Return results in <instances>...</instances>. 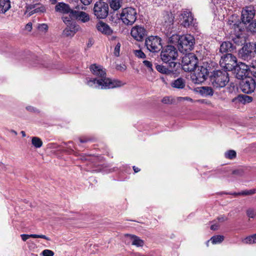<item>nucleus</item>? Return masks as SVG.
Segmentation results:
<instances>
[{
    "label": "nucleus",
    "instance_id": "f257e3e1",
    "mask_svg": "<svg viewBox=\"0 0 256 256\" xmlns=\"http://www.w3.org/2000/svg\"><path fill=\"white\" fill-rule=\"evenodd\" d=\"M92 72L99 78L87 79L86 84L98 89H110L121 86L122 82L106 78V70L101 66L92 64L90 66Z\"/></svg>",
    "mask_w": 256,
    "mask_h": 256
},
{
    "label": "nucleus",
    "instance_id": "f03ea898",
    "mask_svg": "<svg viewBox=\"0 0 256 256\" xmlns=\"http://www.w3.org/2000/svg\"><path fill=\"white\" fill-rule=\"evenodd\" d=\"M170 42L172 44H176L180 52L188 54L194 48L195 39L191 34L182 36L174 34L170 38Z\"/></svg>",
    "mask_w": 256,
    "mask_h": 256
},
{
    "label": "nucleus",
    "instance_id": "7ed1b4c3",
    "mask_svg": "<svg viewBox=\"0 0 256 256\" xmlns=\"http://www.w3.org/2000/svg\"><path fill=\"white\" fill-rule=\"evenodd\" d=\"M178 56L176 49L172 46H167L162 48L160 52L161 59L165 63H168L170 68L174 69L180 66L179 63L174 62Z\"/></svg>",
    "mask_w": 256,
    "mask_h": 256
},
{
    "label": "nucleus",
    "instance_id": "20e7f679",
    "mask_svg": "<svg viewBox=\"0 0 256 256\" xmlns=\"http://www.w3.org/2000/svg\"><path fill=\"white\" fill-rule=\"evenodd\" d=\"M228 81V74L226 70L214 71L210 76V82L215 88L224 87Z\"/></svg>",
    "mask_w": 256,
    "mask_h": 256
},
{
    "label": "nucleus",
    "instance_id": "39448f33",
    "mask_svg": "<svg viewBox=\"0 0 256 256\" xmlns=\"http://www.w3.org/2000/svg\"><path fill=\"white\" fill-rule=\"evenodd\" d=\"M120 16V19L124 24L131 26L136 22L138 13L136 8L132 7H126L122 9Z\"/></svg>",
    "mask_w": 256,
    "mask_h": 256
},
{
    "label": "nucleus",
    "instance_id": "423d86ee",
    "mask_svg": "<svg viewBox=\"0 0 256 256\" xmlns=\"http://www.w3.org/2000/svg\"><path fill=\"white\" fill-rule=\"evenodd\" d=\"M198 62V59L194 54H186L182 58V66L185 72H191L196 68Z\"/></svg>",
    "mask_w": 256,
    "mask_h": 256
},
{
    "label": "nucleus",
    "instance_id": "0eeeda50",
    "mask_svg": "<svg viewBox=\"0 0 256 256\" xmlns=\"http://www.w3.org/2000/svg\"><path fill=\"white\" fill-rule=\"evenodd\" d=\"M220 65L226 71H230L234 69L237 65V60L236 56L232 54H224L221 56L220 61Z\"/></svg>",
    "mask_w": 256,
    "mask_h": 256
},
{
    "label": "nucleus",
    "instance_id": "6e6552de",
    "mask_svg": "<svg viewBox=\"0 0 256 256\" xmlns=\"http://www.w3.org/2000/svg\"><path fill=\"white\" fill-rule=\"evenodd\" d=\"M145 46L152 52H157L162 48L161 38L157 36H150L145 40Z\"/></svg>",
    "mask_w": 256,
    "mask_h": 256
},
{
    "label": "nucleus",
    "instance_id": "1a4fd4ad",
    "mask_svg": "<svg viewBox=\"0 0 256 256\" xmlns=\"http://www.w3.org/2000/svg\"><path fill=\"white\" fill-rule=\"evenodd\" d=\"M208 74V72L206 68L203 66H198L192 75L191 78L193 82L199 84L206 80Z\"/></svg>",
    "mask_w": 256,
    "mask_h": 256
},
{
    "label": "nucleus",
    "instance_id": "9d476101",
    "mask_svg": "<svg viewBox=\"0 0 256 256\" xmlns=\"http://www.w3.org/2000/svg\"><path fill=\"white\" fill-rule=\"evenodd\" d=\"M94 14L98 18H104L108 14V4L102 2H97L94 7Z\"/></svg>",
    "mask_w": 256,
    "mask_h": 256
},
{
    "label": "nucleus",
    "instance_id": "9b49d317",
    "mask_svg": "<svg viewBox=\"0 0 256 256\" xmlns=\"http://www.w3.org/2000/svg\"><path fill=\"white\" fill-rule=\"evenodd\" d=\"M62 20L66 26L63 31V34L66 36H73L78 30V26L70 17L62 18Z\"/></svg>",
    "mask_w": 256,
    "mask_h": 256
},
{
    "label": "nucleus",
    "instance_id": "f8f14e48",
    "mask_svg": "<svg viewBox=\"0 0 256 256\" xmlns=\"http://www.w3.org/2000/svg\"><path fill=\"white\" fill-rule=\"evenodd\" d=\"M180 19V24L185 28L195 26L196 20L194 18L191 12L187 10L182 12Z\"/></svg>",
    "mask_w": 256,
    "mask_h": 256
},
{
    "label": "nucleus",
    "instance_id": "ddd939ff",
    "mask_svg": "<svg viewBox=\"0 0 256 256\" xmlns=\"http://www.w3.org/2000/svg\"><path fill=\"white\" fill-rule=\"evenodd\" d=\"M54 10L56 12L62 15V18L68 17L72 18V13L74 10L69 4L64 2H58L55 6Z\"/></svg>",
    "mask_w": 256,
    "mask_h": 256
},
{
    "label": "nucleus",
    "instance_id": "4468645a",
    "mask_svg": "<svg viewBox=\"0 0 256 256\" xmlns=\"http://www.w3.org/2000/svg\"><path fill=\"white\" fill-rule=\"evenodd\" d=\"M256 88L255 80L252 78L243 79L240 84V88L242 92L246 94H251L254 92Z\"/></svg>",
    "mask_w": 256,
    "mask_h": 256
},
{
    "label": "nucleus",
    "instance_id": "2eb2a0df",
    "mask_svg": "<svg viewBox=\"0 0 256 256\" xmlns=\"http://www.w3.org/2000/svg\"><path fill=\"white\" fill-rule=\"evenodd\" d=\"M255 15V10L252 6H246L242 10L241 20L244 24L250 23Z\"/></svg>",
    "mask_w": 256,
    "mask_h": 256
},
{
    "label": "nucleus",
    "instance_id": "dca6fc26",
    "mask_svg": "<svg viewBox=\"0 0 256 256\" xmlns=\"http://www.w3.org/2000/svg\"><path fill=\"white\" fill-rule=\"evenodd\" d=\"M130 34L136 40L142 41L146 35V30L144 27L136 26L132 28Z\"/></svg>",
    "mask_w": 256,
    "mask_h": 256
},
{
    "label": "nucleus",
    "instance_id": "f3484780",
    "mask_svg": "<svg viewBox=\"0 0 256 256\" xmlns=\"http://www.w3.org/2000/svg\"><path fill=\"white\" fill-rule=\"evenodd\" d=\"M250 46H244L239 52L240 56L244 60L248 61L254 56V51Z\"/></svg>",
    "mask_w": 256,
    "mask_h": 256
},
{
    "label": "nucleus",
    "instance_id": "a211bd4d",
    "mask_svg": "<svg viewBox=\"0 0 256 256\" xmlns=\"http://www.w3.org/2000/svg\"><path fill=\"white\" fill-rule=\"evenodd\" d=\"M46 8L45 6L41 4H35L28 6L26 8V12L30 16L34 14H41L46 12Z\"/></svg>",
    "mask_w": 256,
    "mask_h": 256
},
{
    "label": "nucleus",
    "instance_id": "6ab92c4d",
    "mask_svg": "<svg viewBox=\"0 0 256 256\" xmlns=\"http://www.w3.org/2000/svg\"><path fill=\"white\" fill-rule=\"evenodd\" d=\"M72 14V20H74V18H75L78 21L86 23L88 22L90 19L89 14L83 11L74 10Z\"/></svg>",
    "mask_w": 256,
    "mask_h": 256
},
{
    "label": "nucleus",
    "instance_id": "aec40b11",
    "mask_svg": "<svg viewBox=\"0 0 256 256\" xmlns=\"http://www.w3.org/2000/svg\"><path fill=\"white\" fill-rule=\"evenodd\" d=\"M96 26V30L103 34L110 36L113 32V30L107 24L104 22H98Z\"/></svg>",
    "mask_w": 256,
    "mask_h": 256
},
{
    "label": "nucleus",
    "instance_id": "412c9836",
    "mask_svg": "<svg viewBox=\"0 0 256 256\" xmlns=\"http://www.w3.org/2000/svg\"><path fill=\"white\" fill-rule=\"evenodd\" d=\"M237 71V76L239 78H242L243 76L248 74L249 66L244 63L241 62L238 66V64L234 68Z\"/></svg>",
    "mask_w": 256,
    "mask_h": 256
},
{
    "label": "nucleus",
    "instance_id": "4be33fe9",
    "mask_svg": "<svg viewBox=\"0 0 256 256\" xmlns=\"http://www.w3.org/2000/svg\"><path fill=\"white\" fill-rule=\"evenodd\" d=\"M236 49V46L230 42H223L220 46V52L221 53L231 54Z\"/></svg>",
    "mask_w": 256,
    "mask_h": 256
},
{
    "label": "nucleus",
    "instance_id": "5701e85b",
    "mask_svg": "<svg viewBox=\"0 0 256 256\" xmlns=\"http://www.w3.org/2000/svg\"><path fill=\"white\" fill-rule=\"evenodd\" d=\"M252 100V98L251 96L247 95L239 94L236 97H235L232 100V102L237 103H242L245 104L246 103H249Z\"/></svg>",
    "mask_w": 256,
    "mask_h": 256
},
{
    "label": "nucleus",
    "instance_id": "b1692460",
    "mask_svg": "<svg viewBox=\"0 0 256 256\" xmlns=\"http://www.w3.org/2000/svg\"><path fill=\"white\" fill-rule=\"evenodd\" d=\"M10 7V0H0V13L4 14Z\"/></svg>",
    "mask_w": 256,
    "mask_h": 256
},
{
    "label": "nucleus",
    "instance_id": "393cba45",
    "mask_svg": "<svg viewBox=\"0 0 256 256\" xmlns=\"http://www.w3.org/2000/svg\"><path fill=\"white\" fill-rule=\"evenodd\" d=\"M23 241H26L28 238H44L48 240H50V238L47 237L44 234H22L20 235Z\"/></svg>",
    "mask_w": 256,
    "mask_h": 256
},
{
    "label": "nucleus",
    "instance_id": "a878e982",
    "mask_svg": "<svg viewBox=\"0 0 256 256\" xmlns=\"http://www.w3.org/2000/svg\"><path fill=\"white\" fill-rule=\"evenodd\" d=\"M122 4V0H109L110 8L114 11H116L120 9Z\"/></svg>",
    "mask_w": 256,
    "mask_h": 256
},
{
    "label": "nucleus",
    "instance_id": "bb28decb",
    "mask_svg": "<svg viewBox=\"0 0 256 256\" xmlns=\"http://www.w3.org/2000/svg\"><path fill=\"white\" fill-rule=\"evenodd\" d=\"M185 85V81L182 78H178L173 81L171 84V86L172 88L178 89L184 88Z\"/></svg>",
    "mask_w": 256,
    "mask_h": 256
},
{
    "label": "nucleus",
    "instance_id": "cd10ccee",
    "mask_svg": "<svg viewBox=\"0 0 256 256\" xmlns=\"http://www.w3.org/2000/svg\"><path fill=\"white\" fill-rule=\"evenodd\" d=\"M156 70L162 74H168L174 71H176L177 68H176L174 69L170 68H166L164 66L162 65H156Z\"/></svg>",
    "mask_w": 256,
    "mask_h": 256
},
{
    "label": "nucleus",
    "instance_id": "c85d7f7f",
    "mask_svg": "<svg viewBox=\"0 0 256 256\" xmlns=\"http://www.w3.org/2000/svg\"><path fill=\"white\" fill-rule=\"evenodd\" d=\"M130 237L132 245L136 246H142L144 245V241L138 236L134 235H130Z\"/></svg>",
    "mask_w": 256,
    "mask_h": 256
},
{
    "label": "nucleus",
    "instance_id": "c756f323",
    "mask_svg": "<svg viewBox=\"0 0 256 256\" xmlns=\"http://www.w3.org/2000/svg\"><path fill=\"white\" fill-rule=\"evenodd\" d=\"M242 242L244 244H254L256 243V234L248 236L242 240Z\"/></svg>",
    "mask_w": 256,
    "mask_h": 256
},
{
    "label": "nucleus",
    "instance_id": "7c9ffc66",
    "mask_svg": "<svg viewBox=\"0 0 256 256\" xmlns=\"http://www.w3.org/2000/svg\"><path fill=\"white\" fill-rule=\"evenodd\" d=\"M200 93L204 96H212L214 94L213 90L212 88L209 86H202L200 90Z\"/></svg>",
    "mask_w": 256,
    "mask_h": 256
},
{
    "label": "nucleus",
    "instance_id": "2f4dec72",
    "mask_svg": "<svg viewBox=\"0 0 256 256\" xmlns=\"http://www.w3.org/2000/svg\"><path fill=\"white\" fill-rule=\"evenodd\" d=\"M32 144L36 148H40L42 146V142L38 137L34 136L32 138Z\"/></svg>",
    "mask_w": 256,
    "mask_h": 256
},
{
    "label": "nucleus",
    "instance_id": "473e14b6",
    "mask_svg": "<svg viewBox=\"0 0 256 256\" xmlns=\"http://www.w3.org/2000/svg\"><path fill=\"white\" fill-rule=\"evenodd\" d=\"M210 240L213 244H220L224 240V236L221 235L214 236L212 237Z\"/></svg>",
    "mask_w": 256,
    "mask_h": 256
},
{
    "label": "nucleus",
    "instance_id": "72a5a7b5",
    "mask_svg": "<svg viewBox=\"0 0 256 256\" xmlns=\"http://www.w3.org/2000/svg\"><path fill=\"white\" fill-rule=\"evenodd\" d=\"M256 192V190L252 189L250 190H246L242 191L240 192L238 194H236V195H242V196H248V195H252Z\"/></svg>",
    "mask_w": 256,
    "mask_h": 256
},
{
    "label": "nucleus",
    "instance_id": "f704fd0d",
    "mask_svg": "<svg viewBox=\"0 0 256 256\" xmlns=\"http://www.w3.org/2000/svg\"><path fill=\"white\" fill-rule=\"evenodd\" d=\"M247 28L248 30L251 32H256V20L250 22L247 27Z\"/></svg>",
    "mask_w": 256,
    "mask_h": 256
},
{
    "label": "nucleus",
    "instance_id": "c9c22d12",
    "mask_svg": "<svg viewBox=\"0 0 256 256\" xmlns=\"http://www.w3.org/2000/svg\"><path fill=\"white\" fill-rule=\"evenodd\" d=\"M225 156L230 159H232L236 156V152L234 150H230L225 153Z\"/></svg>",
    "mask_w": 256,
    "mask_h": 256
},
{
    "label": "nucleus",
    "instance_id": "e433bc0d",
    "mask_svg": "<svg viewBox=\"0 0 256 256\" xmlns=\"http://www.w3.org/2000/svg\"><path fill=\"white\" fill-rule=\"evenodd\" d=\"M246 214L250 218H254L256 216V210L249 208L246 210Z\"/></svg>",
    "mask_w": 256,
    "mask_h": 256
},
{
    "label": "nucleus",
    "instance_id": "4c0bfd02",
    "mask_svg": "<svg viewBox=\"0 0 256 256\" xmlns=\"http://www.w3.org/2000/svg\"><path fill=\"white\" fill-rule=\"evenodd\" d=\"M120 42H118L114 48V56H120Z\"/></svg>",
    "mask_w": 256,
    "mask_h": 256
},
{
    "label": "nucleus",
    "instance_id": "58836bf2",
    "mask_svg": "<svg viewBox=\"0 0 256 256\" xmlns=\"http://www.w3.org/2000/svg\"><path fill=\"white\" fill-rule=\"evenodd\" d=\"M162 102L165 104H171L173 102V100L170 96H165L162 99Z\"/></svg>",
    "mask_w": 256,
    "mask_h": 256
},
{
    "label": "nucleus",
    "instance_id": "ea45409f",
    "mask_svg": "<svg viewBox=\"0 0 256 256\" xmlns=\"http://www.w3.org/2000/svg\"><path fill=\"white\" fill-rule=\"evenodd\" d=\"M134 54L139 58H146V54L140 50H134Z\"/></svg>",
    "mask_w": 256,
    "mask_h": 256
},
{
    "label": "nucleus",
    "instance_id": "a19ab883",
    "mask_svg": "<svg viewBox=\"0 0 256 256\" xmlns=\"http://www.w3.org/2000/svg\"><path fill=\"white\" fill-rule=\"evenodd\" d=\"M42 254L43 256H54V252L50 250H44L42 251Z\"/></svg>",
    "mask_w": 256,
    "mask_h": 256
},
{
    "label": "nucleus",
    "instance_id": "79ce46f5",
    "mask_svg": "<svg viewBox=\"0 0 256 256\" xmlns=\"http://www.w3.org/2000/svg\"><path fill=\"white\" fill-rule=\"evenodd\" d=\"M143 64L149 69L150 70H152V65L150 62L147 60H144L143 61Z\"/></svg>",
    "mask_w": 256,
    "mask_h": 256
},
{
    "label": "nucleus",
    "instance_id": "37998d69",
    "mask_svg": "<svg viewBox=\"0 0 256 256\" xmlns=\"http://www.w3.org/2000/svg\"><path fill=\"white\" fill-rule=\"evenodd\" d=\"M217 220H218V222H223L228 220V218L224 215H222L218 217Z\"/></svg>",
    "mask_w": 256,
    "mask_h": 256
},
{
    "label": "nucleus",
    "instance_id": "c03bdc74",
    "mask_svg": "<svg viewBox=\"0 0 256 256\" xmlns=\"http://www.w3.org/2000/svg\"><path fill=\"white\" fill-rule=\"evenodd\" d=\"M39 29L40 30H47L48 29V26L47 24H40L39 27H38Z\"/></svg>",
    "mask_w": 256,
    "mask_h": 256
},
{
    "label": "nucleus",
    "instance_id": "a18cd8bd",
    "mask_svg": "<svg viewBox=\"0 0 256 256\" xmlns=\"http://www.w3.org/2000/svg\"><path fill=\"white\" fill-rule=\"evenodd\" d=\"M220 226V224L218 222H216L214 224H212L210 226V229L213 230H215L218 229Z\"/></svg>",
    "mask_w": 256,
    "mask_h": 256
},
{
    "label": "nucleus",
    "instance_id": "49530a36",
    "mask_svg": "<svg viewBox=\"0 0 256 256\" xmlns=\"http://www.w3.org/2000/svg\"><path fill=\"white\" fill-rule=\"evenodd\" d=\"M80 2L84 6H88L90 4L92 0H80Z\"/></svg>",
    "mask_w": 256,
    "mask_h": 256
},
{
    "label": "nucleus",
    "instance_id": "de8ad7c7",
    "mask_svg": "<svg viewBox=\"0 0 256 256\" xmlns=\"http://www.w3.org/2000/svg\"><path fill=\"white\" fill-rule=\"evenodd\" d=\"M25 28L28 32L31 31L32 29V24L31 22H28V24H27Z\"/></svg>",
    "mask_w": 256,
    "mask_h": 256
},
{
    "label": "nucleus",
    "instance_id": "09e8293b",
    "mask_svg": "<svg viewBox=\"0 0 256 256\" xmlns=\"http://www.w3.org/2000/svg\"><path fill=\"white\" fill-rule=\"evenodd\" d=\"M243 172L242 170H236L233 171L232 174L236 175H242Z\"/></svg>",
    "mask_w": 256,
    "mask_h": 256
},
{
    "label": "nucleus",
    "instance_id": "8fccbe9b",
    "mask_svg": "<svg viewBox=\"0 0 256 256\" xmlns=\"http://www.w3.org/2000/svg\"><path fill=\"white\" fill-rule=\"evenodd\" d=\"M117 68L118 70H126V66L124 64H123L122 66H120V68L118 66Z\"/></svg>",
    "mask_w": 256,
    "mask_h": 256
},
{
    "label": "nucleus",
    "instance_id": "3c124183",
    "mask_svg": "<svg viewBox=\"0 0 256 256\" xmlns=\"http://www.w3.org/2000/svg\"><path fill=\"white\" fill-rule=\"evenodd\" d=\"M180 98H182L184 100H188V101H190V102H192V100L190 98V97L186 96V97Z\"/></svg>",
    "mask_w": 256,
    "mask_h": 256
},
{
    "label": "nucleus",
    "instance_id": "603ef678",
    "mask_svg": "<svg viewBox=\"0 0 256 256\" xmlns=\"http://www.w3.org/2000/svg\"><path fill=\"white\" fill-rule=\"evenodd\" d=\"M133 169L134 171V172H138L140 171V169L135 166H133Z\"/></svg>",
    "mask_w": 256,
    "mask_h": 256
},
{
    "label": "nucleus",
    "instance_id": "864d4df0",
    "mask_svg": "<svg viewBox=\"0 0 256 256\" xmlns=\"http://www.w3.org/2000/svg\"><path fill=\"white\" fill-rule=\"evenodd\" d=\"M52 4H57V0H49Z\"/></svg>",
    "mask_w": 256,
    "mask_h": 256
},
{
    "label": "nucleus",
    "instance_id": "5fc2aeb1",
    "mask_svg": "<svg viewBox=\"0 0 256 256\" xmlns=\"http://www.w3.org/2000/svg\"><path fill=\"white\" fill-rule=\"evenodd\" d=\"M252 66L254 69V70L253 71L254 73V76L256 78V66L252 65Z\"/></svg>",
    "mask_w": 256,
    "mask_h": 256
},
{
    "label": "nucleus",
    "instance_id": "6e6d98bb",
    "mask_svg": "<svg viewBox=\"0 0 256 256\" xmlns=\"http://www.w3.org/2000/svg\"><path fill=\"white\" fill-rule=\"evenodd\" d=\"M26 109L28 110H30V111H33V110H34V108L32 107V106H28V107L26 108Z\"/></svg>",
    "mask_w": 256,
    "mask_h": 256
},
{
    "label": "nucleus",
    "instance_id": "4d7b16f0",
    "mask_svg": "<svg viewBox=\"0 0 256 256\" xmlns=\"http://www.w3.org/2000/svg\"><path fill=\"white\" fill-rule=\"evenodd\" d=\"M80 142H88V140L87 139L80 138Z\"/></svg>",
    "mask_w": 256,
    "mask_h": 256
},
{
    "label": "nucleus",
    "instance_id": "13d9d810",
    "mask_svg": "<svg viewBox=\"0 0 256 256\" xmlns=\"http://www.w3.org/2000/svg\"><path fill=\"white\" fill-rule=\"evenodd\" d=\"M10 132H11L12 133L14 134V135H16H16H17V134H17V132H16L15 130H11Z\"/></svg>",
    "mask_w": 256,
    "mask_h": 256
},
{
    "label": "nucleus",
    "instance_id": "bf43d9fd",
    "mask_svg": "<svg viewBox=\"0 0 256 256\" xmlns=\"http://www.w3.org/2000/svg\"><path fill=\"white\" fill-rule=\"evenodd\" d=\"M20 133L22 134V136L23 137L26 136V133H25V132H24V131H22V132H20Z\"/></svg>",
    "mask_w": 256,
    "mask_h": 256
},
{
    "label": "nucleus",
    "instance_id": "052dcab7",
    "mask_svg": "<svg viewBox=\"0 0 256 256\" xmlns=\"http://www.w3.org/2000/svg\"><path fill=\"white\" fill-rule=\"evenodd\" d=\"M250 2H252L254 1V0H248Z\"/></svg>",
    "mask_w": 256,
    "mask_h": 256
},
{
    "label": "nucleus",
    "instance_id": "680f3d73",
    "mask_svg": "<svg viewBox=\"0 0 256 256\" xmlns=\"http://www.w3.org/2000/svg\"><path fill=\"white\" fill-rule=\"evenodd\" d=\"M254 52H256V44H255V50Z\"/></svg>",
    "mask_w": 256,
    "mask_h": 256
}]
</instances>
